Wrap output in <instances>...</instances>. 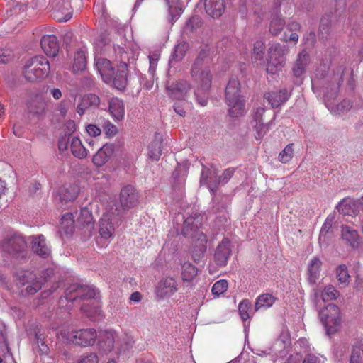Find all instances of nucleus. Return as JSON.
I'll return each instance as SVG.
<instances>
[{"label": "nucleus", "mask_w": 363, "mask_h": 363, "mask_svg": "<svg viewBox=\"0 0 363 363\" xmlns=\"http://www.w3.org/2000/svg\"><path fill=\"white\" fill-rule=\"evenodd\" d=\"M11 58V51L9 50L0 49V63H6Z\"/></svg>", "instance_id": "obj_60"}, {"label": "nucleus", "mask_w": 363, "mask_h": 363, "mask_svg": "<svg viewBox=\"0 0 363 363\" xmlns=\"http://www.w3.org/2000/svg\"><path fill=\"white\" fill-rule=\"evenodd\" d=\"M31 242L32 250L41 257H48L50 252V247L47 243L45 238L43 235H32L29 237Z\"/></svg>", "instance_id": "obj_17"}, {"label": "nucleus", "mask_w": 363, "mask_h": 363, "mask_svg": "<svg viewBox=\"0 0 363 363\" xmlns=\"http://www.w3.org/2000/svg\"><path fill=\"white\" fill-rule=\"evenodd\" d=\"M336 278L338 284L342 287L347 286L350 281V276L349 275L347 267L345 264L339 265L336 269Z\"/></svg>", "instance_id": "obj_42"}, {"label": "nucleus", "mask_w": 363, "mask_h": 363, "mask_svg": "<svg viewBox=\"0 0 363 363\" xmlns=\"http://www.w3.org/2000/svg\"><path fill=\"white\" fill-rule=\"evenodd\" d=\"M149 157L155 160H157L161 155L160 142L159 140L153 141L148 147Z\"/></svg>", "instance_id": "obj_48"}, {"label": "nucleus", "mask_w": 363, "mask_h": 363, "mask_svg": "<svg viewBox=\"0 0 363 363\" xmlns=\"http://www.w3.org/2000/svg\"><path fill=\"white\" fill-rule=\"evenodd\" d=\"M264 43L262 40H257L254 44L252 54V61L253 63H255L257 66L262 65L264 63Z\"/></svg>", "instance_id": "obj_33"}, {"label": "nucleus", "mask_w": 363, "mask_h": 363, "mask_svg": "<svg viewBox=\"0 0 363 363\" xmlns=\"http://www.w3.org/2000/svg\"><path fill=\"white\" fill-rule=\"evenodd\" d=\"M293 144L287 145L285 148L279 153V160L282 163L289 162L293 157Z\"/></svg>", "instance_id": "obj_49"}, {"label": "nucleus", "mask_w": 363, "mask_h": 363, "mask_svg": "<svg viewBox=\"0 0 363 363\" xmlns=\"http://www.w3.org/2000/svg\"><path fill=\"white\" fill-rule=\"evenodd\" d=\"M41 48L45 53L50 57H55L59 51L57 37L54 35H45L40 41Z\"/></svg>", "instance_id": "obj_19"}, {"label": "nucleus", "mask_w": 363, "mask_h": 363, "mask_svg": "<svg viewBox=\"0 0 363 363\" xmlns=\"http://www.w3.org/2000/svg\"><path fill=\"white\" fill-rule=\"evenodd\" d=\"M97 291L93 287L73 284L65 290V298L69 301L78 299L91 300L96 298Z\"/></svg>", "instance_id": "obj_10"}, {"label": "nucleus", "mask_w": 363, "mask_h": 363, "mask_svg": "<svg viewBox=\"0 0 363 363\" xmlns=\"http://www.w3.org/2000/svg\"><path fill=\"white\" fill-rule=\"evenodd\" d=\"M50 71L48 60L42 55H37L25 62L22 76L28 82H38L46 78Z\"/></svg>", "instance_id": "obj_4"}, {"label": "nucleus", "mask_w": 363, "mask_h": 363, "mask_svg": "<svg viewBox=\"0 0 363 363\" xmlns=\"http://www.w3.org/2000/svg\"><path fill=\"white\" fill-rule=\"evenodd\" d=\"M77 363H99V359L95 352H86L81 355Z\"/></svg>", "instance_id": "obj_52"}, {"label": "nucleus", "mask_w": 363, "mask_h": 363, "mask_svg": "<svg viewBox=\"0 0 363 363\" xmlns=\"http://www.w3.org/2000/svg\"><path fill=\"white\" fill-rule=\"evenodd\" d=\"M191 77L196 85V90L194 91V95L196 98L197 102L201 106L207 105L208 100L205 96L200 97L199 94H206L211 86L212 75L207 63L205 62L204 57L199 55L195 60L191 69Z\"/></svg>", "instance_id": "obj_2"}, {"label": "nucleus", "mask_w": 363, "mask_h": 363, "mask_svg": "<svg viewBox=\"0 0 363 363\" xmlns=\"http://www.w3.org/2000/svg\"><path fill=\"white\" fill-rule=\"evenodd\" d=\"M27 247L26 241L21 235H13L6 238L1 243L3 250L10 254L23 252Z\"/></svg>", "instance_id": "obj_15"}, {"label": "nucleus", "mask_w": 363, "mask_h": 363, "mask_svg": "<svg viewBox=\"0 0 363 363\" xmlns=\"http://www.w3.org/2000/svg\"><path fill=\"white\" fill-rule=\"evenodd\" d=\"M104 132L108 137L114 136L117 132L118 128L110 122H107L104 125Z\"/></svg>", "instance_id": "obj_58"}, {"label": "nucleus", "mask_w": 363, "mask_h": 363, "mask_svg": "<svg viewBox=\"0 0 363 363\" xmlns=\"http://www.w3.org/2000/svg\"><path fill=\"white\" fill-rule=\"evenodd\" d=\"M69 140L66 137H62L60 139L58 143V147L60 150L64 151L68 148Z\"/></svg>", "instance_id": "obj_63"}, {"label": "nucleus", "mask_w": 363, "mask_h": 363, "mask_svg": "<svg viewBox=\"0 0 363 363\" xmlns=\"http://www.w3.org/2000/svg\"><path fill=\"white\" fill-rule=\"evenodd\" d=\"M333 221L332 219H329L328 218L325 220L324 222L321 230H320V235H323L324 233H328L329 230L332 228Z\"/></svg>", "instance_id": "obj_62"}, {"label": "nucleus", "mask_w": 363, "mask_h": 363, "mask_svg": "<svg viewBox=\"0 0 363 363\" xmlns=\"http://www.w3.org/2000/svg\"><path fill=\"white\" fill-rule=\"evenodd\" d=\"M95 67L100 74L103 81L106 84H113L119 90L123 89L127 84V67L125 62H122L117 73H115L111 62L105 58H96Z\"/></svg>", "instance_id": "obj_3"}, {"label": "nucleus", "mask_w": 363, "mask_h": 363, "mask_svg": "<svg viewBox=\"0 0 363 363\" xmlns=\"http://www.w3.org/2000/svg\"><path fill=\"white\" fill-rule=\"evenodd\" d=\"M276 298L269 294L259 295L255 301V311H257L262 308H269L273 306Z\"/></svg>", "instance_id": "obj_34"}, {"label": "nucleus", "mask_w": 363, "mask_h": 363, "mask_svg": "<svg viewBox=\"0 0 363 363\" xmlns=\"http://www.w3.org/2000/svg\"><path fill=\"white\" fill-rule=\"evenodd\" d=\"M231 254L230 240L228 238H223L221 242L217 246L214 254V258L216 264L219 266L226 265Z\"/></svg>", "instance_id": "obj_18"}, {"label": "nucleus", "mask_w": 363, "mask_h": 363, "mask_svg": "<svg viewBox=\"0 0 363 363\" xmlns=\"http://www.w3.org/2000/svg\"><path fill=\"white\" fill-rule=\"evenodd\" d=\"M78 222L86 227L89 231L94 228V219L91 212L87 208L81 209Z\"/></svg>", "instance_id": "obj_37"}, {"label": "nucleus", "mask_w": 363, "mask_h": 363, "mask_svg": "<svg viewBox=\"0 0 363 363\" xmlns=\"http://www.w3.org/2000/svg\"><path fill=\"white\" fill-rule=\"evenodd\" d=\"M190 89L191 85L186 81H180L175 84L168 82L166 85L167 94L177 100H186Z\"/></svg>", "instance_id": "obj_13"}, {"label": "nucleus", "mask_w": 363, "mask_h": 363, "mask_svg": "<svg viewBox=\"0 0 363 363\" xmlns=\"http://www.w3.org/2000/svg\"><path fill=\"white\" fill-rule=\"evenodd\" d=\"M337 210L343 215L353 216L356 214V204L351 199H342L337 206Z\"/></svg>", "instance_id": "obj_31"}, {"label": "nucleus", "mask_w": 363, "mask_h": 363, "mask_svg": "<svg viewBox=\"0 0 363 363\" xmlns=\"http://www.w3.org/2000/svg\"><path fill=\"white\" fill-rule=\"evenodd\" d=\"M252 304L248 299H243L238 305V311L243 321H246L251 318L250 311Z\"/></svg>", "instance_id": "obj_45"}, {"label": "nucleus", "mask_w": 363, "mask_h": 363, "mask_svg": "<svg viewBox=\"0 0 363 363\" xmlns=\"http://www.w3.org/2000/svg\"><path fill=\"white\" fill-rule=\"evenodd\" d=\"M322 262L315 257L311 259L308 264V280L310 284H315L318 279L321 271Z\"/></svg>", "instance_id": "obj_25"}, {"label": "nucleus", "mask_w": 363, "mask_h": 363, "mask_svg": "<svg viewBox=\"0 0 363 363\" xmlns=\"http://www.w3.org/2000/svg\"><path fill=\"white\" fill-rule=\"evenodd\" d=\"M50 93L52 95V96L56 99L58 100L62 96V92L59 89L57 88H52L50 89Z\"/></svg>", "instance_id": "obj_64"}, {"label": "nucleus", "mask_w": 363, "mask_h": 363, "mask_svg": "<svg viewBox=\"0 0 363 363\" xmlns=\"http://www.w3.org/2000/svg\"><path fill=\"white\" fill-rule=\"evenodd\" d=\"M96 337L97 335L96 330L92 328H89L72 332L68 339L74 345L82 347H89L94 344Z\"/></svg>", "instance_id": "obj_11"}, {"label": "nucleus", "mask_w": 363, "mask_h": 363, "mask_svg": "<svg viewBox=\"0 0 363 363\" xmlns=\"http://www.w3.org/2000/svg\"><path fill=\"white\" fill-rule=\"evenodd\" d=\"M79 193V188L76 185H66L61 187L59 190V197L63 203L74 201Z\"/></svg>", "instance_id": "obj_29"}, {"label": "nucleus", "mask_w": 363, "mask_h": 363, "mask_svg": "<svg viewBox=\"0 0 363 363\" xmlns=\"http://www.w3.org/2000/svg\"><path fill=\"white\" fill-rule=\"evenodd\" d=\"M99 104L100 99L98 96L94 94H86L81 99L77 111L79 115L82 116L88 108H96Z\"/></svg>", "instance_id": "obj_21"}, {"label": "nucleus", "mask_w": 363, "mask_h": 363, "mask_svg": "<svg viewBox=\"0 0 363 363\" xmlns=\"http://www.w3.org/2000/svg\"><path fill=\"white\" fill-rule=\"evenodd\" d=\"M287 363H325V359L321 357L316 356L313 354H309L305 357L301 362L299 355L291 356Z\"/></svg>", "instance_id": "obj_41"}, {"label": "nucleus", "mask_w": 363, "mask_h": 363, "mask_svg": "<svg viewBox=\"0 0 363 363\" xmlns=\"http://www.w3.org/2000/svg\"><path fill=\"white\" fill-rule=\"evenodd\" d=\"M139 201V194L130 185L124 186L121 191L120 202L123 209L128 210L136 206Z\"/></svg>", "instance_id": "obj_14"}, {"label": "nucleus", "mask_w": 363, "mask_h": 363, "mask_svg": "<svg viewBox=\"0 0 363 363\" xmlns=\"http://www.w3.org/2000/svg\"><path fill=\"white\" fill-rule=\"evenodd\" d=\"M81 6L82 0H50L54 18L59 22H66L72 17L71 4Z\"/></svg>", "instance_id": "obj_9"}, {"label": "nucleus", "mask_w": 363, "mask_h": 363, "mask_svg": "<svg viewBox=\"0 0 363 363\" xmlns=\"http://www.w3.org/2000/svg\"><path fill=\"white\" fill-rule=\"evenodd\" d=\"M284 25L285 23L284 20L281 17L277 16L274 17L270 22L269 32L276 35L283 30Z\"/></svg>", "instance_id": "obj_46"}, {"label": "nucleus", "mask_w": 363, "mask_h": 363, "mask_svg": "<svg viewBox=\"0 0 363 363\" xmlns=\"http://www.w3.org/2000/svg\"><path fill=\"white\" fill-rule=\"evenodd\" d=\"M319 296H321L323 302L330 301L336 299L339 296V292L333 286L328 285L321 292L319 291H315V298H317Z\"/></svg>", "instance_id": "obj_36"}, {"label": "nucleus", "mask_w": 363, "mask_h": 363, "mask_svg": "<svg viewBox=\"0 0 363 363\" xmlns=\"http://www.w3.org/2000/svg\"><path fill=\"white\" fill-rule=\"evenodd\" d=\"M114 335L111 331H105L100 336L99 341V348L104 354L110 352L114 346Z\"/></svg>", "instance_id": "obj_28"}, {"label": "nucleus", "mask_w": 363, "mask_h": 363, "mask_svg": "<svg viewBox=\"0 0 363 363\" xmlns=\"http://www.w3.org/2000/svg\"><path fill=\"white\" fill-rule=\"evenodd\" d=\"M86 133L91 137H96L101 135V129L96 125L89 124L86 126Z\"/></svg>", "instance_id": "obj_57"}, {"label": "nucleus", "mask_w": 363, "mask_h": 363, "mask_svg": "<svg viewBox=\"0 0 363 363\" xmlns=\"http://www.w3.org/2000/svg\"><path fill=\"white\" fill-rule=\"evenodd\" d=\"M168 8L169 21H175L182 14V8L179 0H165Z\"/></svg>", "instance_id": "obj_32"}, {"label": "nucleus", "mask_w": 363, "mask_h": 363, "mask_svg": "<svg viewBox=\"0 0 363 363\" xmlns=\"http://www.w3.org/2000/svg\"><path fill=\"white\" fill-rule=\"evenodd\" d=\"M86 67V58L85 53L79 50L75 52L74 61L72 66V69L74 72H82L85 69Z\"/></svg>", "instance_id": "obj_38"}, {"label": "nucleus", "mask_w": 363, "mask_h": 363, "mask_svg": "<svg viewBox=\"0 0 363 363\" xmlns=\"http://www.w3.org/2000/svg\"><path fill=\"white\" fill-rule=\"evenodd\" d=\"M319 318L328 335L335 334L342 327L340 309L334 304L330 303L320 310Z\"/></svg>", "instance_id": "obj_7"}, {"label": "nucleus", "mask_w": 363, "mask_h": 363, "mask_svg": "<svg viewBox=\"0 0 363 363\" xmlns=\"http://www.w3.org/2000/svg\"><path fill=\"white\" fill-rule=\"evenodd\" d=\"M189 49V44L185 41L179 43L174 49L173 52L171 55V59L169 63H172L174 61H180L185 55L186 51Z\"/></svg>", "instance_id": "obj_39"}, {"label": "nucleus", "mask_w": 363, "mask_h": 363, "mask_svg": "<svg viewBox=\"0 0 363 363\" xmlns=\"http://www.w3.org/2000/svg\"><path fill=\"white\" fill-rule=\"evenodd\" d=\"M82 310L89 317L94 315L99 311L98 306H95L92 309L89 310L84 304L82 306Z\"/></svg>", "instance_id": "obj_61"}, {"label": "nucleus", "mask_w": 363, "mask_h": 363, "mask_svg": "<svg viewBox=\"0 0 363 363\" xmlns=\"http://www.w3.org/2000/svg\"><path fill=\"white\" fill-rule=\"evenodd\" d=\"M286 50L279 43L271 44L267 55V72L269 74H276L284 67Z\"/></svg>", "instance_id": "obj_8"}, {"label": "nucleus", "mask_w": 363, "mask_h": 363, "mask_svg": "<svg viewBox=\"0 0 363 363\" xmlns=\"http://www.w3.org/2000/svg\"><path fill=\"white\" fill-rule=\"evenodd\" d=\"M200 182L202 185H208L211 191L216 186L218 181L216 182V173L214 169H203L201 172Z\"/></svg>", "instance_id": "obj_35"}, {"label": "nucleus", "mask_w": 363, "mask_h": 363, "mask_svg": "<svg viewBox=\"0 0 363 363\" xmlns=\"http://www.w3.org/2000/svg\"><path fill=\"white\" fill-rule=\"evenodd\" d=\"M310 62L309 55L306 50H302L298 55L293 67V73L296 77H301L306 72Z\"/></svg>", "instance_id": "obj_23"}, {"label": "nucleus", "mask_w": 363, "mask_h": 363, "mask_svg": "<svg viewBox=\"0 0 363 363\" xmlns=\"http://www.w3.org/2000/svg\"><path fill=\"white\" fill-rule=\"evenodd\" d=\"M160 58L158 54H153L149 56L150 67L149 72L153 76L156 72L157 62Z\"/></svg>", "instance_id": "obj_56"}, {"label": "nucleus", "mask_w": 363, "mask_h": 363, "mask_svg": "<svg viewBox=\"0 0 363 363\" xmlns=\"http://www.w3.org/2000/svg\"><path fill=\"white\" fill-rule=\"evenodd\" d=\"M289 93L286 89L279 91H274L267 93L264 96V99L272 106V108H277L284 103L289 99Z\"/></svg>", "instance_id": "obj_26"}, {"label": "nucleus", "mask_w": 363, "mask_h": 363, "mask_svg": "<svg viewBox=\"0 0 363 363\" xmlns=\"http://www.w3.org/2000/svg\"><path fill=\"white\" fill-rule=\"evenodd\" d=\"M70 150L72 155L79 158L84 159L87 157L89 150L83 145L81 140L73 137L70 141Z\"/></svg>", "instance_id": "obj_30"}, {"label": "nucleus", "mask_w": 363, "mask_h": 363, "mask_svg": "<svg viewBox=\"0 0 363 363\" xmlns=\"http://www.w3.org/2000/svg\"><path fill=\"white\" fill-rule=\"evenodd\" d=\"M45 103L40 99H33L28 106L29 112L35 116H41L45 113Z\"/></svg>", "instance_id": "obj_43"}, {"label": "nucleus", "mask_w": 363, "mask_h": 363, "mask_svg": "<svg viewBox=\"0 0 363 363\" xmlns=\"http://www.w3.org/2000/svg\"><path fill=\"white\" fill-rule=\"evenodd\" d=\"M225 100L232 117L241 116L245 111V99L240 94V82L237 78H231L225 88Z\"/></svg>", "instance_id": "obj_5"}, {"label": "nucleus", "mask_w": 363, "mask_h": 363, "mask_svg": "<svg viewBox=\"0 0 363 363\" xmlns=\"http://www.w3.org/2000/svg\"><path fill=\"white\" fill-rule=\"evenodd\" d=\"M235 172L233 168L226 169L218 179V184H225L232 177Z\"/></svg>", "instance_id": "obj_55"}, {"label": "nucleus", "mask_w": 363, "mask_h": 363, "mask_svg": "<svg viewBox=\"0 0 363 363\" xmlns=\"http://www.w3.org/2000/svg\"><path fill=\"white\" fill-rule=\"evenodd\" d=\"M121 209L113 201H110L102 217L99 220V233L101 238L108 240L111 238L115 233V225L117 224Z\"/></svg>", "instance_id": "obj_6"}, {"label": "nucleus", "mask_w": 363, "mask_h": 363, "mask_svg": "<svg viewBox=\"0 0 363 363\" xmlns=\"http://www.w3.org/2000/svg\"><path fill=\"white\" fill-rule=\"evenodd\" d=\"M269 128L264 123H257L255 126V137L256 140H261L264 135L266 134Z\"/></svg>", "instance_id": "obj_54"}, {"label": "nucleus", "mask_w": 363, "mask_h": 363, "mask_svg": "<svg viewBox=\"0 0 363 363\" xmlns=\"http://www.w3.org/2000/svg\"><path fill=\"white\" fill-rule=\"evenodd\" d=\"M201 21L198 16H193L189 19L184 26V32L186 33H193L201 26Z\"/></svg>", "instance_id": "obj_47"}, {"label": "nucleus", "mask_w": 363, "mask_h": 363, "mask_svg": "<svg viewBox=\"0 0 363 363\" xmlns=\"http://www.w3.org/2000/svg\"><path fill=\"white\" fill-rule=\"evenodd\" d=\"M61 228L69 234L72 233L74 227V216L71 213H65L61 219Z\"/></svg>", "instance_id": "obj_44"}, {"label": "nucleus", "mask_w": 363, "mask_h": 363, "mask_svg": "<svg viewBox=\"0 0 363 363\" xmlns=\"http://www.w3.org/2000/svg\"><path fill=\"white\" fill-rule=\"evenodd\" d=\"M108 111L115 121H121L125 116V106L122 100L113 97L108 100Z\"/></svg>", "instance_id": "obj_20"}, {"label": "nucleus", "mask_w": 363, "mask_h": 363, "mask_svg": "<svg viewBox=\"0 0 363 363\" xmlns=\"http://www.w3.org/2000/svg\"><path fill=\"white\" fill-rule=\"evenodd\" d=\"M352 107V103L350 100L344 99L340 103L337 104L335 107H331V111L336 114L340 115L347 112Z\"/></svg>", "instance_id": "obj_50"}, {"label": "nucleus", "mask_w": 363, "mask_h": 363, "mask_svg": "<svg viewBox=\"0 0 363 363\" xmlns=\"http://www.w3.org/2000/svg\"><path fill=\"white\" fill-rule=\"evenodd\" d=\"M349 363H363V350L359 347H354Z\"/></svg>", "instance_id": "obj_53"}, {"label": "nucleus", "mask_w": 363, "mask_h": 363, "mask_svg": "<svg viewBox=\"0 0 363 363\" xmlns=\"http://www.w3.org/2000/svg\"><path fill=\"white\" fill-rule=\"evenodd\" d=\"M204 6L206 13L213 18L220 17L225 9L223 0H204Z\"/></svg>", "instance_id": "obj_22"}, {"label": "nucleus", "mask_w": 363, "mask_h": 363, "mask_svg": "<svg viewBox=\"0 0 363 363\" xmlns=\"http://www.w3.org/2000/svg\"><path fill=\"white\" fill-rule=\"evenodd\" d=\"M265 112V108L264 107H257L254 113V119L256 121V123H261L263 122V115Z\"/></svg>", "instance_id": "obj_59"}, {"label": "nucleus", "mask_w": 363, "mask_h": 363, "mask_svg": "<svg viewBox=\"0 0 363 363\" xmlns=\"http://www.w3.org/2000/svg\"><path fill=\"white\" fill-rule=\"evenodd\" d=\"M113 148L111 145H104L93 156V162L96 167H102L104 165L109 157L112 155Z\"/></svg>", "instance_id": "obj_24"}, {"label": "nucleus", "mask_w": 363, "mask_h": 363, "mask_svg": "<svg viewBox=\"0 0 363 363\" xmlns=\"http://www.w3.org/2000/svg\"><path fill=\"white\" fill-rule=\"evenodd\" d=\"M19 284L25 286L24 290L28 294L33 295L42 288L41 281L31 272H24L19 277Z\"/></svg>", "instance_id": "obj_16"}, {"label": "nucleus", "mask_w": 363, "mask_h": 363, "mask_svg": "<svg viewBox=\"0 0 363 363\" xmlns=\"http://www.w3.org/2000/svg\"><path fill=\"white\" fill-rule=\"evenodd\" d=\"M198 269L192 264L185 262L182 267V277L184 281L190 282L196 276Z\"/></svg>", "instance_id": "obj_40"}, {"label": "nucleus", "mask_w": 363, "mask_h": 363, "mask_svg": "<svg viewBox=\"0 0 363 363\" xmlns=\"http://www.w3.org/2000/svg\"><path fill=\"white\" fill-rule=\"evenodd\" d=\"M203 220L202 215L195 213L194 216H189L185 219L183 226L184 234L194 239L192 257L197 263L204 257L206 251V236L203 232L199 230Z\"/></svg>", "instance_id": "obj_1"}, {"label": "nucleus", "mask_w": 363, "mask_h": 363, "mask_svg": "<svg viewBox=\"0 0 363 363\" xmlns=\"http://www.w3.org/2000/svg\"><path fill=\"white\" fill-rule=\"evenodd\" d=\"M178 290V283L172 277H165L158 283L155 293L159 298H167L174 295Z\"/></svg>", "instance_id": "obj_12"}, {"label": "nucleus", "mask_w": 363, "mask_h": 363, "mask_svg": "<svg viewBox=\"0 0 363 363\" xmlns=\"http://www.w3.org/2000/svg\"><path fill=\"white\" fill-rule=\"evenodd\" d=\"M228 282L224 279L217 281L212 286L211 291L213 295L219 296L226 291L228 289Z\"/></svg>", "instance_id": "obj_51"}, {"label": "nucleus", "mask_w": 363, "mask_h": 363, "mask_svg": "<svg viewBox=\"0 0 363 363\" xmlns=\"http://www.w3.org/2000/svg\"><path fill=\"white\" fill-rule=\"evenodd\" d=\"M341 235L342 239L347 242L352 248L359 247L360 238L356 230L352 229L347 225H342Z\"/></svg>", "instance_id": "obj_27"}]
</instances>
